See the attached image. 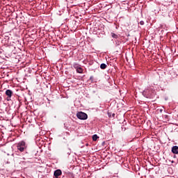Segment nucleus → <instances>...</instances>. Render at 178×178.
<instances>
[{"instance_id": "1", "label": "nucleus", "mask_w": 178, "mask_h": 178, "mask_svg": "<svg viewBox=\"0 0 178 178\" xmlns=\"http://www.w3.org/2000/svg\"><path fill=\"white\" fill-rule=\"evenodd\" d=\"M143 95L145 98H154V90L151 88L145 89L143 92Z\"/></svg>"}, {"instance_id": "2", "label": "nucleus", "mask_w": 178, "mask_h": 178, "mask_svg": "<svg viewBox=\"0 0 178 178\" xmlns=\"http://www.w3.org/2000/svg\"><path fill=\"white\" fill-rule=\"evenodd\" d=\"M17 148L19 152H24L27 149V145L24 140L19 141L17 145Z\"/></svg>"}, {"instance_id": "3", "label": "nucleus", "mask_w": 178, "mask_h": 178, "mask_svg": "<svg viewBox=\"0 0 178 178\" xmlns=\"http://www.w3.org/2000/svg\"><path fill=\"white\" fill-rule=\"evenodd\" d=\"M76 118H78L80 120H87V119H88V115L87 113L80 111L76 113Z\"/></svg>"}, {"instance_id": "4", "label": "nucleus", "mask_w": 178, "mask_h": 178, "mask_svg": "<svg viewBox=\"0 0 178 178\" xmlns=\"http://www.w3.org/2000/svg\"><path fill=\"white\" fill-rule=\"evenodd\" d=\"M6 95H7V97H8V98H12V95H13V91H12L11 90H7L6 91Z\"/></svg>"}, {"instance_id": "5", "label": "nucleus", "mask_w": 178, "mask_h": 178, "mask_svg": "<svg viewBox=\"0 0 178 178\" xmlns=\"http://www.w3.org/2000/svg\"><path fill=\"white\" fill-rule=\"evenodd\" d=\"M60 175H62V170H56L54 171V176H55V177H59Z\"/></svg>"}, {"instance_id": "6", "label": "nucleus", "mask_w": 178, "mask_h": 178, "mask_svg": "<svg viewBox=\"0 0 178 178\" xmlns=\"http://www.w3.org/2000/svg\"><path fill=\"white\" fill-rule=\"evenodd\" d=\"M172 154H178V146H173L172 147Z\"/></svg>"}, {"instance_id": "7", "label": "nucleus", "mask_w": 178, "mask_h": 178, "mask_svg": "<svg viewBox=\"0 0 178 178\" xmlns=\"http://www.w3.org/2000/svg\"><path fill=\"white\" fill-rule=\"evenodd\" d=\"M111 37H112L113 38H114L115 40H118V39H119V37H120L119 35H117V34H115V33H111Z\"/></svg>"}, {"instance_id": "8", "label": "nucleus", "mask_w": 178, "mask_h": 178, "mask_svg": "<svg viewBox=\"0 0 178 178\" xmlns=\"http://www.w3.org/2000/svg\"><path fill=\"white\" fill-rule=\"evenodd\" d=\"M106 67H108V65H106V64L105 63H102L100 65V69H102V70H104V69H106Z\"/></svg>"}, {"instance_id": "9", "label": "nucleus", "mask_w": 178, "mask_h": 178, "mask_svg": "<svg viewBox=\"0 0 178 178\" xmlns=\"http://www.w3.org/2000/svg\"><path fill=\"white\" fill-rule=\"evenodd\" d=\"M76 73H80V74L83 73V68L81 67L76 68Z\"/></svg>"}, {"instance_id": "10", "label": "nucleus", "mask_w": 178, "mask_h": 178, "mask_svg": "<svg viewBox=\"0 0 178 178\" xmlns=\"http://www.w3.org/2000/svg\"><path fill=\"white\" fill-rule=\"evenodd\" d=\"M81 67V65H79V63H74L73 64V67H74V69H76H76H78V67Z\"/></svg>"}, {"instance_id": "11", "label": "nucleus", "mask_w": 178, "mask_h": 178, "mask_svg": "<svg viewBox=\"0 0 178 178\" xmlns=\"http://www.w3.org/2000/svg\"><path fill=\"white\" fill-rule=\"evenodd\" d=\"M107 115H108V118L113 117V118H115V113H113V114H112V113H110V112H108V113H107Z\"/></svg>"}, {"instance_id": "12", "label": "nucleus", "mask_w": 178, "mask_h": 178, "mask_svg": "<svg viewBox=\"0 0 178 178\" xmlns=\"http://www.w3.org/2000/svg\"><path fill=\"white\" fill-rule=\"evenodd\" d=\"M98 138H99V137H98V136L97 134H95L92 136L93 141H97V140H98Z\"/></svg>"}, {"instance_id": "13", "label": "nucleus", "mask_w": 178, "mask_h": 178, "mask_svg": "<svg viewBox=\"0 0 178 178\" xmlns=\"http://www.w3.org/2000/svg\"><path fill=\"white\" fill-rule=\"evenodd\" d=\"M115 45L119 46L122 44V42L118 39H116V40H115Z\"/></svg>"}, {"instance_id": "14", "label": "nucleus", "mask_w": 178, "mask_h": 178, "mask_svg": "<svg viewBox=\"0 0 178 178\" xmlns=\"http://www.w3.org/2000/svg\"><path fill=\"white\" fill-rule=\"evenodd\" d=\"M139 24H140V26H144V24H145L144 21H140V22H139Z\"/></svg>"}, {"instance_id": "15", "label": "nucleus", "mask_w": 178, "mask_h": 178, "mask_svg": "<svg viewBox=\"0 0 178 178\" xmlns=\"http://www.w3.org/2000/svg\"><path fill=\"white\" fill-rule=\"evenodd\" d=\"M90 80H91L92 81H94V76H91L90 77Z\"/></svg>"}, {"instance_id": "16", "label": "nucleus", "mask_w": 178, "mask_h": 178, "mask_svg": "<svg viewBox=\"0 0 178 178\" xmlns=\"http://www.w3.org/2000/svg\"><path fill=\"white\" fill-rule=\"evenodd\" d=\"M163 111V110L160 109V110H159V112H160L161 113H162Z\"/></svg>"}, {"instance_id": "17", "label": "nucleus", "mask_w": 178, "mask_h": 178, "mask_svg": "<svg viewBox=\"0 0 178 178\" xmlns=\"http://www.w3.org/2000/svg\"><path fill=\"white\" fill-rule=\"evenodd\" d=\"M68 155H70V153L68 152Z\"/></svg>"}]
</instances>
